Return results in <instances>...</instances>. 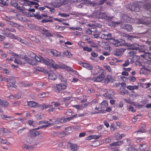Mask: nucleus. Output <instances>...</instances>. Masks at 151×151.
I'll use <instances>...</instances> for the list:
<instances>
[{
  "label": "nucleus",
  "instance_id": "f257e3e1",
  "mask_svg": "<svg viewBox=\"0 0 151 151\" xmlns=\"http://www.w3.org/2000/svg\"><path fill=\"white\" fill-rule=\"evenodd\" d=\"M58 78L61 81H65V83L62 84V83L57 85L55 88L56 91L59 92H63V90L65 89L67 87V84L66 83V81L65 79H64L63 76L61 75H60L58 76Z\"/></svg>",
  "mask_w": 151,
  "mask_h": 151
},
{
  "label": "nucleus",
  "instance_id": "f03ea898",
  "mask_svg": "<svg viewBox=\"0 0 151 151\" xmlns=\"http://www.w3.org/2000/svg\"><path fill=\"white\" fill-rule=\"evenodd\" d=\"M71 0H56L52 3V5L55 7H59L63 5L68 4Z\"/></svg>",
  "mask_w": 151,
  "mask_h": 151
},
{
  "label": "nucleus",
  "instance_id": "7ed1b4c3",
  "mask_svg": "<svg viewBox=\"0 0 151 151\" xmlns=\"http://www.w3.org/2000/svg\"><path fill=\"white\" fill-rule=\"evenodd\" d=\"M43 63H45L47 65L52 67L54 68H58L59 67V65L55 63L52 60L48 58L46 59L44 58Z\"/></svg>",
  "mask_w": 151,
  "mask_h": 151
},
{
  "label": "nucleus",
  "instance_id": "20e7f679",
  "mask_svg": "<svg viewBox=\"0 0 151 151\" xmlns=\"http://www.w3.org/2000/svg\"><path fill=\"white\" fill-rule=\"evenodd\" d=\"M129 8L131 10L135 12H138L140 10L139 6L136 2H133L129 6Z\"/></svg>",
  "mask_w": 151,
  "mask_h": 151
},
{
  "label": "nucleus",
  "instance_id": "39448f33",
  "mask_svg": "<svg viewBox=\"0 0 151 151\" xmlns=\"http://www.w3.org/2000/svg\"><path fill=\"white\" fill-rule=\"evenodd\" d=\"M99 72V76H97L96 78H93L94 81H95L101 82L103 80L104 77V72L100 71Z\"/></svg>",
  "mask_w": 151,
  "mask_h": 151
},
{
  "label": "nucleus",
  "instance_id": "423d86ee",
  "mask_svg": "<svg viewBox=\"0 0 151 151\" xmlns=\"http://www.w3.org/2000/svg\"><path fill=\"white\" fill-rule=\"evenodd\" d=\"M121 29H124L127 31H131L132 29V27L131 25L128 24H121L120 25Z\"/></svg>",
  "mask_w": 151,
  "mask_h": 151
},
{
  "label": "nucleus",
  "instance_id": "0eeeda50",
  "mask_svg": "<svg viewBox=\"0 0 151 151\" xmlns=\"http://www.w3.org/2000/svg\"><path fill=\"white\" fill-rule=\"evenodd\" d=\"M22 59H24L27 63L32 65H35L37 63L35 60H32L30 58L27 57L26 55H24V58H22Z\"/></svg>",
  "mask_w": 151,
  "mask_h": 151
},
{
  "label": "nucleus",
  "instance_id": "6e6552de",
  "mask_svg": "<svg viewBox=\"0 0 151 151\" xmlns=\"http://www.w3.org/2000/svg\"><path fill=\"white\" fill-rule=\"evenodd\" d=\"M123 48L116 49L114 52V55L116 56H121L124 51Z\"/></svg>",
  "mask_w": 151,
  "mask_h": 151
},
{
  "label": "nucleus",
  "instance_id": "1a4fd4ad",
  "mask_svg": "<svg viewBox=\"0 0 151 151\" xmlns=\"http://www.w3.org/2000/svg\"><path fill=\"white\" fill-rule=\"evenodd\" d=\"M145 127L146 126L145 125H142L139 127V130L135 132L134 133L137 134L138 136H139L141 134L145 132Z\"/></svg>",
  "mask_w": 151,
  "mask_h": 151
},
{
  "label": "nucleus",
  "instance_id": "9d476101",
  "mask_svg": "<svg viewBox=\"0 0 151 151\" xmlns=\"http://www.w3.org/2000/svg\"><path fill=\"white\" fill-rule=\"evenodd\" d=\"M126 43L127 44L126 45L128 47V49L132 50H139V52L141 51V48L136 47L134 45L129 44L127 43Z\"/></svg>",
  "mask_w": 151,
  "mask_h": 151
},
{
  "label": "nucleus",
  "instance_id": "9b49d317",
  "mask_svg": "<svg viewBox=\"0 0 151 151\" xmlns=\"http://www.w3.org/2000/svg\"><path fill=\"white\" fill-rule=\"evenodd\" d=\"M137 37L136 36L128 35L125 37L124 38V40H123L122 42L123 43L124 42V43H126L125 42L132 41L134 38H136Z\"/></svg>",
  "mask_w": 151,
  "mask_h": 151
},
{
  "label": "nucleus",
  "instance_id": "f8f14e48",
  "mask_svg": "<svg viewBox=\"0 0 151 151\" xmlns=\"http://www.w3.org/2000/svg\"><path fill=\"white\" fill-rule=\"evenodd\" d=\"M32 54L33 55V56H31V57H32L33 58H35V59L37 61L43 63V62H44V58H43L41 56H40L39 57H38L37 56L35 53H32Z\"/></svg>",
  "mask_w": 151,
  "mask_h": 151
},
{
  "label": "nucleus",
  "instance_id": "ddd939ff",
  "mask_svg": "<svg viewBox=\"0 0 151 151\" xmlns=\"http://www.w3.org/2000/svg\"><path fill=\"white\" fill-rule=\"evenodd\" d=\"M111 40L112 41L111 42L113 43V44H114L115 46L118 47L119 46L122 45V44L120 43V42H122V40L121 39L116 40L112 38L111 39Z\"/></svg>",
  "mask_w": 151,
  "mask_h": 151
},
{
  "label": "nucleus",
  "instance_id": "4468645a",
  "mask_svg": "<svg viewBox=\"0 0 151 151\" xmlns=\"http://www.w3.org/2000/svg\"><path fill=\"white\" fill-rule=\"evenodd\" d=\"M41 33L43 35L46 36L52 37V35L50 32L48 30L46 29L45 28H43L41 31Z\"/></svg>",
  "mask_w": 151,
  "mask_h": 151
},
{
  "label": "nucleus",
  "instance_id": "2eb2a0df",
  "mask_svg": "<svg viewBox=\"0 0 151 151\" xmlns=\"http://www.w3.org/2000/svg\"><path fill=\"white\" fill-rule=\"evenodd\" d=\"M30 136L32 137H35L40 134L39 132L35 130V129L32 130L30 131Z\"/></svg>",
  "mask_w": 151,
  "mask_h": 151
},
{
  "label": "nucleus",
  "instance_id": "dca6fc26",
  "mask_svg": "<svg viewBox=\"0 0 151 151\" xmlns=\"http://www.w3.org/2000/svg\"><path fill=\"white\" fill-rule=\"evenodd\" d=\"M48 51V53L50 55H52L53 56L58 57L60 55V52H58L56 50H49Z\"/></svg>",
  "mask_w": 151,
  "mask_h": 151
},
{
  "label": "nucleus",
  "instance_id": "f3484780",
  "mask_svg": "<svg viewBox=\"0 0 151 151\" xmlns=\"http://www.w3.org/2000/svg\"><path fill=\"white\" fill-rule=\"evenodd\" d=\"M38 104L37 103L33 101H29L27 102V105L31 107H37Z\"/></svg>",
  "mask_w": 151,
  "mask_h": 151
},
{
  "label": "nucleus",
  "instance_id": "a211bd4d",
  "mask_svg": "<svg viewBox=\"0 0 151 151\" xmlns=\"http://www.w3.org/2000/svg\"><path fill=\"white\" fill-rule=\"evenodd\" d=\"M144 18V22L145 24H150L151 22V18L150 17H143Z\"/></svg>",
  "mask_w": 151,
  "mask_h": 151
},
{
  "label": "nucleus",
  "instance_id": "6ab92c4d",
  "mask_svg": "<svg viewBox=\"0 0 151 151\" xmlns=\"http://www.w3.org/2000/svg\"><path fill=\"white\" fill-rule=\"evenodd\" d=\"M8 104L9 103L7 101L0 99V105L4 107H6Z\"/></svg>",
  "mask_w": 151,
  "mask_h": 151
},
{
  "label": "nucleus",
  "instance_id": "aec40b11",
  "mask_svg": "<svg viewBox=\"0 0 151 151\" xmlns=\"http://www.w3.org/2000/svg\"><path fill=\"white\" fill-rule=\"evenodd\" d=\"M106 14V12H100L97 14V17L100 19H104Z\"/></svg>",
  "mask_w": 151,
  "mask_h": 151
},
{
  "label": "nucleus",
  "instance_id": "412c9836",
  "mask_svg": "<svg viewBox=\"0 0 151 151\" xmlns=\"http://www.w3.org/2000/svg\"><path fill=\"white\" fill-rule=\"evenodd\" d=\"M57 78L56 75L53 73H51L49 74V78L51 80H55Z\"/></svg>",
  "mask_w": 151,
  "mask_h": 151
},
{
  "label": "nucleus",
  "instance_id": "4be33fe9",
  "mask_svg": "<svg viewBox=\"0 0 151 151\" xmlns=\"http://www.w3.org/2000/svg\"><path fill=\"white\" fill-rule=\"evenodd\" d=\"M122 144H123V141H118L117 142H114L113 143L110 144V145L112 147L113 146H119Z\"/></svg>",
  "mask_w": 151,
  "mask_h": 151
},
{
  "label": "nucleus",
  "instance_id": "5701e85b",
  "mask_svg": "<svg viewBox=\"0 0 151 151\" xmlns=\"http://www.w3.org/2000/svg\"><path fill=\"white\" fill-rule=\"evenodd\" d=\"M100 106H101L100 109H104L108 106V104L106 101H103L100 104Z\"/></svg>",
  "mask_w": 151,
  "mask_h": 151
},
{
  "label": "nucleus",
  "instance_id": "b1692460",
  "mask_svg": "<svg viewBox=\"0 0 151 151\" xmlns=\"http://www.w3.org/2000/svg\"><path fill=\"white\" fill-rule=\"evenodd\" d=\"M83 67L89 70H92L93 68V66L87 63L84 64L83 65Z\"/></svg>",
  "mask_w": 151,
  "mask_h": 151
},
{
  "label": "nucleus",
  "instance_id": "393cba45",
  "mask_svg": "<svg viewBox=\"0 0 151 151\" xmlns=\"http://www.w3.org/2000/svg\"><path fill=\"white\" fill-rule=\"evenodd\" d=\"M144 7L145 9L148 10L149 11H150L151 9V4H146L144 5Z\"/></svg>",
  "mask_w": 151,
  "mask_h": 151
},
{
  "label": "nucleus",
  "instance_id": "a878e982",
  "mask_svg": "<svg viewBox=\"0 0 151 151\" xmlns=\"http://www.w3.org/2000/svg\"><path fill=\"white\" fill-rule=\"evenodd\" d=\"M68 144L70 145V149L73 150V151H76L77 150V146L76 145H73L71 143Z\"/></svg>",
  "mask_w": 151,
  "mask_h": 151
},
{
  "label": "nucleus",
  "instance_id": "bb28decb",
  "mask_svg": "<svg viewBox=\"0 0 151 151\" xmlns=\"http://www.w3.org/2000/svg\"><path fill=\"white\" fill-rule=\"evenodd\" d=\"M62 68H64L67 70H68L69 71H73V70L71 68L68 67L67 65H65L64 64L62 65Z\"/></svg>",
  "mask_w": 151,
  "mask_h": 151
},
{
  "label": "nucleus",
  "instance_id": "cd10ccee",
  "mask_svg": "<svg viewBox=\"0 0 151 151\" xmlns=\"http://www.w3.org/2000/svg\"><path fill=\"white\" fill-rule=\"evenodd\" d=\"M16 39H17L18 41L22 44L26 45L27 43V42H26L25 40L22 39L20 37H17Z\"/></svg>",
  "mask_w": 151,
  "mask_h": 151
},
{
  "label": "nucleus",
  "instance_id": "c85d7f7f",
  "mask_svg": "<svg viewBox=\"0 0 151 151\" xmlns=\"http://www.w3.org/2000/svg\"><path fill=\"white\" fill-rule=\"evenodd\" d=\"M64 54L68 58H70L72 57V55L71 53L68 50L64 52Z\"/></svg>",
  "mask_w": 151,
  "mask_h": 151
},
{
  "label": "nucleus",
  "instance_id": "c756f323",
  "mask_svg": "<svg viewBox=\"0 0 151 151\" xmlns=\"http://www.w3.org/2000/svg\"><path fill=\"white\" fill-rule=\"evenodd\" d=\"M24 148L28 150H33L34 147L32 146L27 145H24Z\"/></svg>",
  "mask_w": 151,
  "mask_h": 151
},
{
  "label": "nucleus",
  "instance_id": "7c9ffc66",
  "mask_svg": "<svg viewBox=\"0 0 151 151\" xmlns=\"http://www.w3.org/2000/svg\"><path fill=\"white\" fill-rule=\"evenodd\" d=\"M123 21L127 22L129 21L130 19V18L129 17H127L126 15L124 16L123 17Z\"/></svg>",
  "mask_w": 151,
  "mask_h": 151
},
{
  "label": "nucleus",
  "instance_id": "2f4dec72",
  "mask_svg": "<svg viewBox=\"0 0 151 151\" xmlns=\"http://www.w3.org/2000/svg\"><path fill=\"white\" fill-rule=\"evenodd\" d=\"M113 17L110 16L106 13V16H105V18L104 19H105L108 21H111L113 19Z\"/></svg>",
  "mask_w": 151,
  "mask_h": 151
},
{
  "label": "nucleus",
  "instance_id": "473e14b6",
  "mask_svg": "<svg viewBox=\"0 0 151 151\" xmlns=\"http://www.w3.org/2000/svg\"><path fill=\"white\" fill-rule=\"evenodd\" d=\"M13 81V82L11 84H10L7 85V86L8 88H11V87L15 88V86H16V85H15V81Z\"/></svg>",
  "mask_w": 151,
  "mask_h": 151
},
{
  "label": "nucleus",
  "instance_id": "72a5a7b5",
  "mask_svg": "<svg viewBox=\"0 0 151 151\" xmlns=\"http://www.w3.org/2000/svg\"><path fill=\"white\" fill-rule=\"evenodd\" d=\"M77 114H75L72 116L70 117L69 118H67L64 119V121H70V120L73 119L74 118H75L77 117Z\"/></svg>",
  "mask_w": 151,
  "mask_h": 151
},
{
  "label": "nucleus",
  "instance_id": "f704fd0d",
  "mask_svg": "<svg viewBox=\"0 0 151 151\" xmlns=\"http://www.w3.org/2000/svg\"><path fill=\"white\" fill-rule=\"evenodd\" d=\"M34 69L37 70L41 72H42L44 70V69L43 68H41L38 66H36L35 67Z\"/></svg>",
  "mask_w": 151,
  "mask_h": 151
},
{
  "label": "nucleus",
  "instance_id": "c9c22d12",
  "mask_svg": "<svg viewBox=\"0 0 151 151\" xmlns=\"http://www.w3.org/2000/svg\"><path fill=\"white\" fill-rule=\"evenodd\" d=\"M8 0H2V4L4 6H8Z\"/></svg>",
  "mask_w": 151,
  "mask_h": 151
},
{
  "label": "nucleus",
  "instance_id": "e433bc0d",
  "mask_svg": "<svg viewBox=\"0 0 151 151\" xmlns=\"http://www.w3.org/2000/svg\"><path fill=\"white\" fill-rule=\"evenodd\" d=\"M0 118L3 119H6V118L11 119L12 118H13V117L11 116H7L4 115H0Z\"/></svg>",
  "mask_w": 151,
  "mask_h": 151
},
{
  "label": "nucleus",
  "instance_id": "4c0bfd02",
  "mask_svg": "<svg viewBox=\"0 0 151 151\" xmlns=\"http://www.w3.org/2000/svg\"><path fill=\"white\" fill-rule=\"evenodd\" d=\"M66 121H64V119L63 120L62 119H60L59 120H57L55 122V123H62L63 122H65Z\"/></svg>",
  "mask_w": 151,
  "mask_h": 151
},
{
  "label": "nucleus",
  "instance_id": "58836bf2",
  "mask_svg": "<svg viewBox=\"0 0 151 151\" xmlns=\"http://www.w3.org/2000/svg\"><path fill=\"white\" fill-rule=\"evenodd\" d=\"M112 23L114 26L116 27L119 24H121V22H113Z\"/></svg>",
  "mask_w": 151,
  "mask_h": 151
},
{
  "label": "nucleus",
  "instance_id": "ea45409f",
  "mask_svg": "<svg viewBox=\"0 0 151 151\" xmlns=\"http://www.w3.org/2000/svg\"><path fill=\"white\" fill-rule=\"evenodd\" d=\"M24 1H26L27 2L30 3V5H35L38 4V3H37L32 1H30L28 0H23V1L24 2Z\"/></svg>",
  "mask_w": 151,
  "mask_h": 151
},
{
  "label": "nucleus",
  "instance_id": "a19ab883",
  "mask_svg": "<svg viewBox=\"0 0 151 151\" xmlns=\"http://www.w3.org/2000/svg\"><path fill=\"white\" fill-rule=\"evenodd\" d=\"M56 28L57 29H58L60 31H62L64 30V29L65 28V27H64L61 26H59V25H58L56 26Z\"/></svg>",
  "mask_w": 151,
  "mask_h": 151
},
{
  "label": "nucleus",
  "instance_id": "79ce46f5",
  "mask_svg": "<svg viewBox=\"0 0 151 151\" xmlns=\"http://www.w3.org/2000/svg\"><path fill=\"white\" fill-rule=\"evenodd\" d=\"M92 49L90 47H85L83 48V50L84 51H86L88 52H89L92 50Z\"/></svg>",
  "mask_w": 151,
  "mask_h": 151
},
{
  "label": "nucleus",
  "instance_id": "37998d69",
  "mask_svg": "<svg viewBox=\"0 0 151 151\" xmlns=\"http://www.w3.org/2000/svg\"><path fill=\"white\" fill-rule=\"evenodd\" d=\"M53 22V21L52 19L48 20V19H44L42 20L41 22H42L43 23H46V22Z\"/></svg>",
  "mask_w": 151,
  "mask_h": 151
},
{
  "label": "nucleus",
  "instance_id": "c03bdc74",
  "mask_svg": "<svg viewBox=\"0 0 151 151\" xmlns=\"http://www.w3.org/2000/svg\"><path fill=\"white\" fill-rule=\"evenodd\" d=\"M144 18L142 17V18L140 19H139L138 20L137 23L139 24H145V23H143L144 22Z\"/></svg>",
  "mask_w": 151,
  "mask_h": 151
},
{
  "label": "nucleus",
  "instance_id": "a18cd8bd",
  "mask_svg": "<svg viewBox=\"0 0 151 151\" xmlns=\"http://www.w3.org/2000/svg\"><path fill=\"white\" fill-rule=\"evenodd\" d=\"M11 5H12L16 7L18 5L17 3L15 1H12L11 2Z\"/></svg>",
  "mask_w": 151,
  "mask_h": 151
},
{
  "label": "nucleus",
  "instance_id": "49530a36",
  "mask_svg": "<svg viewBox=\"0 0 151 151\" xmlns=\"http://www.w3.org/2000/svg\"><path fill=\"white\" fill-rule=\"evenodd\" d=\"M14 63H16L17 64H22V62H21V60L15 58L14 59Z\"/></svg>",
  "mask_w": 151,
  "mask_h": 151
},
{
  "label": "nucleus",
  "instance_id": "de8ad7c7",
  "mask_svg": "<svg viewBox=\"0 0 151 151\" xmlns=\"http://www.w3.org/2000/svg\"><path fill=\"white\" fill-rule=\"evenodd\" d=\"M127 90L124 89L123 88L122 89L120 92V93L122 95H123L125 94L126 92H127Z\"/></svg>",
  "mask_w": 151,
  "mask_h": 151
},
{
  "label": "nucleus",
  "instance_id": "09e8293b",
  "mask_svg": "<svg viewBox=\"0 0 151 151\" xmlns=\"http://www.w3.org/2000/svg\"><path fill=\"white\" fill-rule=\"evenodd\" d=\"M22 1V2H23L24 3V4H23V6H22V7L23 8L25 9V7L24 6H30V3H27V2H27L26 1H24V2L23 1H23H22Z\"/></svg>",
  "mask_w": 151,
  "mask_h": 151
},
{
  "label": "nucleus",
  "instance_id": "8fccbe9b",
  "mask_svg": "<svg viewBox=\"0 0 151 151\" xmlns=\"http://www.w3.org/2000/svg\"><path fill=\"white\" fill-rule=\"evenodd\" d=\"M136 51H134L133 50H132L129 52H128V54L131 55V56H132V55L135 54L136 53Z\"/></svg>",
  "mask_w": 151,
  "mask_h": 151
},
{
  "label": "nucleus",
  "instance_id": "3c124183",
  "mask_svg": "<svg viewBox=\"0 0 151 151\" xmlns=\"http://www.w3.org/2000/svg\"><path fill=\"white\" fill-rule=\"evenodd\" d=\"M106 1V0H101L98 1V4L101 5L103 4Z\"/></svg>",
  "mask_w": 151,
  "mask_h": 151
},
{
  "label": "nucleus",
  "instance_id": "603ef678",
  "mask_svg": "<svg viewBox=\"0 0 151 151\" xmlns=\"http://www.w3.org/2000/svg\"><path fill=\"white\" fill-rule=\"evenodd\" d=\"M128 78L130 81L134 82L136 80V78L134 76L129 77Z\"/></svg>",
  "mask_w": 151,
  "mask_h": 151
},
{
  "label": "nucleus",
  "instance_id": "864d4df0",
  "mask_svg": "<svg viewBox=\"0 0 151 151\" xmlns=\"http://www.w3.org/2000/svg\"><path fill=\"white\" fill-rule=\"evenodd\" d=\"M0 142L3 144H6L7 145L8 144L7 143V142L6 140H3L1 138H0ZM7 143H9L7 142Z\"/></svg>",
  "mask_w": 151,
  "mask_h": 151
},
{
  "label": "nucleus",
  "instance_id": "5fc2aeb1",
  "mask_svg": "<svg viewBox=\"0 0 151 151\" xmlns=\"http://www.w3.org/2000/svg\"><path fill=\"white\" fill-rule=\"evenodd\" d=\"M129 63V60H126L125 63L122 64V65L124 67H125L128 66Z\"/></svg>",
  "mask_w": 151,
  "mask_h": 151
},
{
  "label": "nucleus",
  "instance_id": "6e6d98bb",
  "mask_svg": "<svg viewBox=\"0 0 151 151\" xmlns=\"http://www.w3.org/2000/svg\"><path fill=\"white\" fill-rule=\"evenodd\" d=\"M106 37H107V40H111V37L112 36V35L111 34H108L106 35Z\"/></svg>",
  "mask_w": 151,
  "mask_h": 151
},
{
  "label": "nucleus",
  "instance_id": "4d7b16f0",
  "mask_svg": "<svg viewBox=\"0 0 151 151\" xmlns=\"http://www.w3.org/2000/svg\"><path fill=\"white\" fill-rule=\"evenodd\" d=\"M106 34H101V38L102 39H105L107 40V37H106Z\"/></svg>",
  "mask_w": 151,
  "mask_h": 151
},
{
  "label": "nucleus",
  "instance_id": "13d9d810",
  "mask_svg": "<svg viewBox=\"0 0 151 151\" xmlns=\"http://www.w3.org/2000/svg\"><path fill=\"white\" fill-rule=\"evenodd\" d=\"M58 15H60L61 17H67L69 16V15L68 14H63L61 13H59Z\"/></svg>",
  "mask_w": 151,
  "mask_h": 151
},
{
  "label": "nucleus",
  "instance_id": "bf43d9fd",
  "mask_svg": "<svg viewBox=\"0 0 151 151\" xmlns=\"http://www.w3.org/2000/svg\"><path fill=\"white\" fill-rule=\"evenodd\" d=\"M83 40H89L90 38L87 35H84L83 37Z\"/></svg>",
  "mask_w": 151,
  "mask_h": 151
},
{
  "label": "nucleus",
  "instance_id": "052dcab7",
  "mask_svg": "<svg viewBox=\"0 0 151 151\" xmlns=\"http://www.w3.org/2000/svg\"><path fill=\"white\" fill-rule=\"evenodd\" d=\"M39 14H37L35 18L38 19H40L42 18V17L39 15Z\"/></svg>",
  "mask_w": 151,
  "mask_h": 151
},
{
  "label": "nucleus",
  "instance_id": "680f3d73",
  "mask_svg": "<svg viewBox=\"0 0 151 151\" xmlns=\"http://www.w3.org/2000/svg\"><path fill=\"white\" fill-rule=\"evenodd\" d=\"M129 111H131L132 112H134L136 110H134V107L132 106H130L129 108Z\"/></svg>",
  "mask_w": 151,
  "mask_h": 151
},
{
  "label": "nucleus",
  "instance_id": "e2e57ef3",
  "mask_svg": "<svg viewBox=\"0 0 151 151\" xmlns=\"http://www.w3.org/2000/svg\"><path fill=\"white\" fill-rule=\"evenodd\" d=\"M110 128L111 130V131H114L115 129L114 124H111V125L110 126Z\"/></svg>",
  "mask_w": 151,
  "mask_h": 151
},
{
  "label": "nucleus",
  "instance_id": "0e129e2a",
  "mask_svg": "<svg viewBox=\"0 0 151 151\" xmlns=\"http://www.w3.org/2000/svg\"><path fill=\"white\" fill-rule=\"evenodd\" d=\"M105 68L108 71L110 72L112 71V70L110 67L109 65H107L105 66Z\"/></svg>",
  "mask_w": 151,
  "mask_h": 151
},
{
  "label": "nucleus",
  "instance_id": "69168bd1",
  "mask_svg": "<svg viewBox=\"0 0 151 151\" xmlns=\"http://www.w3.org/2000/svg\"><path fill=\"white\" fill-rule=\"evenodd\" d=\"M109 77L107 76L106 78L104 79V83H108L109 82Z\"/></svg>",
  "mask_w": 151,
  "mask_h": 151
},
{
  "label": "nucleus",
  "instance_id": "338daca9",
  "mask_svg": "<svg viewBox=\"0 0 151 151\" xmlns=\"http://www.w3.org/2000/svg\"><path fill=\"white\" fill-rule=\"evenodd\" d=\"M86 33L88 35L91 34L92 33L91 29L89 28L86 30Z\"/></svg>",
  "mask_w": 151,
  "mask_h": 151
},
{
  "label": "nucleus",
  "instance_id": "774afa93",
  "mask_svg": "<svg viewBox=\"0 0 151 151\" xmlns=\"http://www.w3.org/2000/svg\"><path fill=\"white\" fill-rule=\"evenodd\" d=\"M135 148L133 147H131L128 148V151H135Z\"/></svg>",
  "mask_w": 151,
  "mask_h": 151
}]
</instances>
